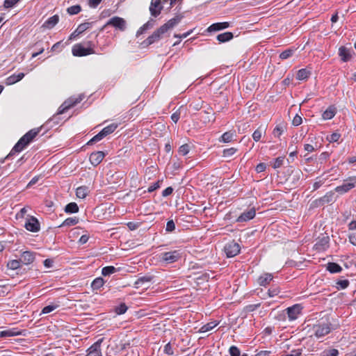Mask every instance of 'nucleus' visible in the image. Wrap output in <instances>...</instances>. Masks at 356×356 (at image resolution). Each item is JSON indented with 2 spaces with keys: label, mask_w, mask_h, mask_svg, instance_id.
Here are the masks:
<instances>
[{
  "label": "nucleus",
  "mask_w": 356,
  "mask_h": 356,
  "mask_svg": "<svg viewBox=\"0 0 356 356\" xmlns=\"http://www.w3.org/2000/svg\"><path fill=\"white\" fill-rule=\"evenodd\" d=\"M259 305L260 304L249 305L245 307V310L247 312H252L254 311L258 307H259Z\"/></svg>",
  "instance_id": "obj_63"
},
{
  "label": "nucleus",
  "mask_w": 356,
  "mask_h": 356,
  "mask_svg": "<svg viewBox=\"0 0 356 356\" xmlns=\"http://www.w3.org/2000/svg\"><path fill=\"white\" fill-rule=\"evenodd\" d=\"M284 131V127L282 125L277 126L273 130V135L275 137H280Z\"/></svg>",
  "instance_id": "obj_47"
},
{
  "label": "nucleus",
  "mask_w": 356,
  "mask_h": 356,
  "mask_svg": "<svg viewBox=\"0 0 356 356\" xmlns=\"http://www.w3.org/2000/svg\"><path fill=\"white\" fill-rule=\"evenodd\" d=\"M25 227L30 232H36L40 230V223L35 218L31 217L25 223Z\"/></svg>",
  "instance_id": "obj_14"
},
{
  "label": "nucleus",
  "mask_w": 356,
  "mask_h": 356,
  "mask_svg": "<svg viewBox=\"0 0 356 356\" xmlns=\"http://www.w3.org/2000/svg\"><path fill=\"white\" fill-rule=\"evenodd\" d=\"M323 205V202H322L321 197L318 198V199L315 200L314 201H313L311 203V207H312V208H316V207H321Z\"/></svg>",
  "instance_id": "obj_59"
},
{
  "label": "nucleus",
  "mask_w": 356,
  "mask_h": 356,
  "mask_svg": "<svg viewBox=\"0 0 356 356\" xmlns=\"http://www.w3.org/2000/svg\"><path fill=\"white\" fill-rule=\"evenodd\" d=\"M17 82H18V81L15 77V74H13L11 76H8L6 80V85H13Z\"/></svg>",
  "instance_id": "obj_54"
},
{
  "label": "nucleus",
  "mask_w": 356,
  "mask_h": 356,
  "mask_svg": "<svg viewBox=\"0 0 356 356\" xmlns=\"http://www.w3.org/2000/svg\"><path fill=\"white\" fill-rule=\"evenodd\" d=\"M229 26V22H218L214 23L208 27L207 31L209 32L217 31L227 29Z\"/></svg>",
  "instance_id": "obj_19"
},
{
  "label": "nucleus",
  "mask_w": 356,
  "mask_h": 356,
  "mask_svg": "<svg viewBox=\"0 0 356 356\" xmlns=\"http://www.w3.org/2000/svg\"><path fill=\"white\" fill-rule=\"evenodd\" d=\"M240 245L238 243L232 241L227 243L224 247V251L227 257H233L240 252Z\"/></svg>",
  "instance_id": "obj_4"
},
{
  "label": "nucleus",
  "mask_w": 356,
  "mask_h": 356,
  "mask_svg": "<svg viewBox=\"0 0 356 356\" xmlns=\"http://www.w3.org/2000/svg\"><path fill=\"white\" fill-rule=\"evenodd\" d=\"M92 54H94L92 49L85 48L81 44H76L72 48V54L74 56H84Z\"/></svg>",
  "instance_id": "obj_7"
},
{
  "label": "nucleus",
  "mask_w": 356,
  "mask_h": 356,
  "mask_svg": "<svg viewBox=\"0 0 356 356\" xmlns=\"http://www.w3.org/2000/svg\"><path fill=\"white\" fill-rule=\"evenodd\" d=\"M107 25H111L121 31H124L126 26V22L124 19L119 17H113L107 22Z\"/></svg>",
  "instance_id": "obj_11"
},
{
  "label": "nucleus",
  "mask_w": 356,
  "mask_h": 356,
  "mask_svg": "<svg viewBox=\"0 0 356 356\" xmlns=\"http://www.w3.org/2000/svg\"><path fill=\"white\" fill-rule=\"evenodd\" d=\"M310 72L306 69H301L297 73V79L298 80H305L309 77Z\"/></svg>",
  "instance_id": "obj_35"
},
{
  "label": "nucleus",
  "mask_w": 356,
  "mask_h": 356,
  "mask_svg": "<svg viewBox=\"0 0 356 356\" xmlns=\"http://www.w3.org/2000/svg\"><path fill=\"white\" fill-rule=\"evenodd\" d=\"M127 309L128 307H127V305L122 303L115 308V312L118 314H123L127 312Z\"/></svg>",
  "instance_id": "obj_50"
},
{
  "label": "nucleus",
  "mask_w": 356,
  "mask_h": 356,
  "mask_svg": "<svg viewBox=\"0 0 356 356\" xmlns=\"http://www.w3.org/2000/svg\"><path fill=\"white\" fill-rule=\"evenodd\" d=\"M19 333L18 332H15L13 330H4L0 332V337H13L17 336Z\"/></svg>",
  "instance_id": "obj_46"
},
{
  "label": "nucleus",
  "mask_w": 356,
  "mask_h": 356,
  "mask_svg": "<svg viewBox=\"0 0 356 356\" xmlns=\"http://www.w3.org/2000/svg\"><path fill=\"white\" fill-rule=\"evenodd\" d=\"M339 55L343 62L348 61L351 58L350 49L345 47H341L339 49Z\"/></svg>",
  "instance_id": "obj_20"
},
{
  "label": "nucleus",
  "mask_w": 356,
  "mask_h": 356,
  "mask_svg": "<svg viewBox=\"0 0 356 356\" xmlns=\"http://www.w3.org/2000/svg\"><path fill=\"white\" fill-rule=\"evenodd\" d=\"M58 307V305H50L48 306H46L43 308L42 313V314H49L54 310H55Z\"/></svg>",
  "instance_id": "obj_51"
},
{
  "label": "nucleus",
  "mask_w": 356,
  "mask_h": 356,
  "mask_svg": "<svg viewBox=\"0 0 356 356\" xmlns=\"http://www.w3.org/2000/svg\"><path fill=\"white\" fill-rule=\"evenodd\" d=\"M273 280V275L270 273H265L258 278V283L261 286H266Z\"/></svg>",
  "instance_id": "obj_23"
},
{
  "label": "nucleus",
  "mask_w": 356,
  "mask_h": 356,
  "mask_svg": "<svg viewBox=\"0 0 356 356\" xmlns=\"http://www.w3.org/2000/svg\"><path fill=\"white\" fill-rule=\"evenodd\" d=\"M19 0H5L4 6L6 8H12L14 6Z\"/></svg>",
  "instance_id": "obj_55"
},
{
  "label": "nucleus",
  "mask_w": 356,
  "mask_h": 356,
  "mask_svg": "<svg viewBox=\"0 0 356 356\" xmlns=\"http://www.w3.org/2000/svg\"><path fill=\"white\" fill-rule=\"evenodd\" d=\"M165 33L163 31H161V28L160 27L156 31H155L150 36H149L146 40L145 41L147 45L152 44L155 42L159 41L162 35Z\"/></svg>",
  "instance_id": "obj_13"
},
{
  "label": "nucleus",
  "mask_w": 356,
  "mask_h": 356,
  "mask_svg": "<svg viewBox=\"0 0 356 356\" xmlns=\"http://www.w3.org/2000/svg\"><path fill=\"white\" fill-rule=\"evenodd\" d=\"M236 152V149L234 147L225 149L223 150L222 156L224 157H231L232 155H234Z\"/></svg>",
  "instance_id": "obj_45"
},
{
  "label": "nucleus",
  "mask_w": 356,
  "mask_h": 356,
  "mask_svg": "<svg viewBox=\"0 0 356 356\" xmlns=\"http://www.w3.org/2000/svg\"><path fill=\"white\" fill-rule=\"evenodd\" d=\"M117 271H118L117 269L114 266H109L104 267L102 268V274L104 276H108V275H110L111 274L115 273Z\"/></svg>",
  "instance_id": "obj_34"
},
{
  "label": "nucleus",
  "mask_w": 356,
  "mask_h": 356,
  "mask_svg": "<svg viewBox=\"0 0 356 356\" xmlns=\"http://www.w3.org/2000/svg\"><path fill=\"white\" fill-rule=\"evenodd\" d=\"M266 127L264 125H261L253 133L252 138L254 141L258 142L262 135L266 133Z\"/></svg>",
  "instance_id": "obj_21"
},
{
  "label": "nucleus",
  "mask_w": 356,
  "mask_h": 356,
  "mask_svg": "<svg viewBox=\"0 0 356 356\" xmlns=\"http://www.w3.org/2000/svg\"><path fill=\"white\" fill-rule=\"evenodd\" d=\"M314 335L319 338L322 337L330 332V327L327 324H318L314 326Z\"/></svg>",
  "instance_id": "obj_8"
},
{
  "label": "nucleus",
  "mask_w": 356,
  "mask_h": 356,
  "mask_svg": "<svg viewBox=\"0 0 356 356\" xmlns=\"http://www.w3.org/2000/svg\"><path fill=\"white\" fill-rule=\"evenodd\" d=\"M89 193L88 188L86 186H80L76 188V195L77 197L83 199Z\"/></svg>",
  "instance_id": "obj_26"
},
{
  "label": "nucleus",
  "mask_w": 356,
  "mask_h": 356,
  "mask_svg": "<svg viewBox=\"0 0 356 356\" xmlns=\"http://www.w3.org/2000/svg\"><path fill=\"white\" fill-rule=\"evenodd\" d=\"M255 209L254 208L250 209L248 211L242 213L236 219L237 222H246L252 219L255 216Z\"/></svg>",
  "instance_id": "obj_17"
},
{
  "label": "nucleus",
  "mask_w": 356,
  "mask_h": 356,
  "mask_svg": "<svg viewBox=\"0 0 356 356\" xmlns=\"http://www.w3.org/2000/svg\"><path fill=\"white\" fill-rule=\"evenodd\" d=\"M234 136V133L232 131H227L224 133L221 136L220 141L223 143H229L232 141Z\"/></svg>",
  "instance_id": "obj_38"
},
{
  "label": "nucleus",
  "mask_w": 356,
  "mask_h": 356,
  "mask_svg": "<svg viewBox=\"0 0 356 356\" xmlns=\"http://www.w3.org/2000/svg\"><path fill=\"white\" fill-rule=\"evenodd\" d=\"M280 293V289L278 287H273L268 290V295L270 297H274Z\"/></svg>",
  "instance_id": "obj_58"
},
{
  "label": "nucleus",
  "mask_w": 356,
  "mask_h": 356,
  "mask_svg": "<svg viewBox=\"0 0 356 356\" xmlns=\"http://www.w3.org/2000/svg\"><path fill=\"white\" fill-rule=\"evenodd\" d=\"M117 124H111L107 127H104L100 132L106 137L108 134L113 133L117 128Z\"/></svg>",
  "instance_id": "obj_31"
},
{
  "label": "nucleus",
  "mask_w": 356,
  "mask_h": 356,
  "mask_svg": "<svg viewBox=\"0 0 356 356\" xmlns=\"http://www.w3.org/2000/svg\"><path fill=\"white\" fill-rule=\"evenodd\" d=\"M65 211L68 213H74L79 211V207L75 202H70L65 206Z\"/></svg>",
  "instance_id": "obj_29"
},
{
  "label": "nucleus",
  "mask_w": 356,
  "mask_h": 356,
  "mask_svg": "<svg viewBox=\"0 0 356 356\" xmlns=\"http://www.w3.org/2000/svg\"><path fill=\"white\" fill-rule=\"evenodd\" d=\"M230 356H248L247 354L241 355L240 350L235 346H232L229 349Z\"/></svg>",
  "instance_id": "obj_37"
},
{
  "label": "nucleus",
  "mask_w": 356,
  "mask_h": 356,
  "mask_svg": "<svg viewBox=\"0 0 356 356\" xmlns=\"http://www.w3.org/2000/svg\"><path fill=\"white\" fill-rule=\"evenodd\" d=\"M181 257V254L177 250L163 252L161 254V258L168 264H172L177 261Z\"/></svg>",
  "instance_id": "obj_6"
},
{
  "label": "nucleus",
  "mask_w": 356,
  "mask_h": 356,
  "mask_svg": "<svg viewBox=\"0 0 356 356\" xmlns=\"http://www.w3.org/2000/svg\"><path fill=\"white\" fill-rule=\"evenodd\" d=\"M151 280H152V278L150 277H143L138 279V280L136 282V284L138 285L137 287H139V286H142L143 284H145V282H150Z\"/></svg>",
  "instance_id": "obj_49"
},
{
  "label": "nucleus",
  "mask_w": 356,
  "mask_h": 356,
  "mask_svg": "<svg viewBox=\"0 0 356 356\" xmlns=\"http://www.w3.org/2000/svg\"><path fill=\"white\" fill-rule=\"evenodd\" d=\"M295 50L293 49H288L284 51H282L280 54V58L282 59V60H285L289 57H291L293 53H294Z\"/></svg>",
  "instance_id": "obj_39"
},
{
  "label": "nucleus",
  "mask_w": 356,
  "mask_h": 356,
  "mask_svg": "<svg viewBox=\"0 0 356 356\" xmlns=\"http://www.w3.org/2000/svg\"><path fill=\"white\" fill-rule=\"evenodd\" d=\"M327 270L331 273H337L341 272L342 268L336 263L330 262L327 264Z\"/></svg>",
  "instance_id": "obj_27"
},
{
  "label": "nucleus",
  "mask_w": 356,
  "mask_h": 356,
  "mask_svg": "<svg viewBox=\"0 0 356 356\" xmlns=\"http://www.w3.org/2000/svg\"><path fill=\"white\" fill-rule=\"evenodd\" d=\"M323 205L335 200L334 193L333 191L327 192L324 196L321 197Z\"/></svg>",
  "instance_id": "obj_28"
},
{
  "label": "nucleus",
  "mask_w": 356,
  "mask_h": 356,
  "mask_svg": "<svg viewBox=\"0 0 356 356\" xmlns=\"http://www.w3.org/2000/svg\"><path fill=\"white\" fill-rule=\"evenodd\" d=\"M79 219L76 217H70L65 219L59 227L72 226L77 224Z\"/></svg>",
  "instance_id": "obj_30"
},
{
  "label": "nucleus",
  "mask_w": 356,
  "mask_h": 356,
  "mask_svg": "<svg viewBox=\"0 0 356 356\" xmlns=\"http://www.w3.org/2000/svg\"><path fill=\"white\" fill-rule=\"evenodd\" d=\"M341 137V135L338 133H333L332 134L330 135V138H329V141L330 142H337L339 140V139Z\"/></svg>",
  "instance_id": "obj_60"
},
{
  "label": "nucleus",
  "mask_w": 356,
  "mask_h": 356,
  "mask_svg": "<svg viewBox=\"0 0 356 356\" xmlns=\"http://www.w3.org/2000/svg\"><path fill=\"white\" fill-rule=\"evenodd\" d=\"M190 151V146L188 144L182 145L179 148V154L182 156H186Z\"/></svg>",
  "instance_id": "obj_44"
},
{
  "label": "nucleus",
  "mask_w": 356,
  "mask_h": 356,
  "mask_svg": "<svg viewBox=\"0 0 356 356\" xmlns=\"http://www.w3.org/2000/svg\"><path fill=\"white\" fill-rule=\"evenodd\" d=\"M35 260V253L31 251H24L22 253L20 261L25 265L32 264Z\"/></svg>",
  "instance_id": "obj_16"
},
{
  "label": "nucleus",
  "mask_w": 356,
  "mask_h": 356,
  "mask_svg": "<svg viewBox=\"0 0 356 356\" xmlns=\"http://www.w3.org/2000/svg\"><path fill=\"white\" fill-rule=\"evenodd\" d=\"M83 99V95H79L77 97H71L65 100L58 108L56 113L57 115H61L64 113L71 107L74 106L76 104L79 103Z\"/></svg>",
  "instance_id": "obj_2"
},
{
  "label": "nucleus",
  "mask_w": 356,
  "mask_h": 356,
  "mask_svg": "<svg viewBox=\"0 0 356 356\" xmlns=\"http://www.w3.org/2000/svg\"><path fill=\"white\" fill-rule=\"evenodd\" d=\"M349 281L347 280H339L337 282L338 289H344L348 286Z\"/></svg>",
  "instance_id": "obj_48"
},
{
  "label": "nucleus",
  "mask_w": 356,
  "mask_h": 356,
  "mask_svg": "<svg viewBox=\"0 0 356 356\" xmlns=\"http://www.w3.org/2000/svg\"><path fill=\"white\" fill-rule=\"evenodd\" d=\"M182 18V15H176L175 17L169 19L165 24L161 26V31L166 33L169 29H171L177 25Z\"/></svg>",
  "instance_id": "obj_9"
},
{
  "label": "nucleus",
  "mask_w": 356,
  "mask_h": 356,
  "mask_svg": "<svg viewBox=\"0 0 356 356\" xmlns=\"http://www.w3.org/2000/svg\"><path fill=\"white\" fill-rule=\"evenodd\" d=\"M175 229V224L172 220H168L166 224V232H171Z\"/></svg>",
  "instance_id": "obj_53"
},
{
  "label": "nucleus",
  "mask_w": 356,
  "mask_h": 356,
  "mask_svg": "<svg viewBox=\"0 0 356 356\" xmlns=\"http://www.w3.org/2000/svg\"><path fill=\"white\" fill-rule=\"evenodd\" d=\"M81 10V8L79 5L70 6L67 8V11L70 15L78 14Z\"/></svg>",
  "instance_id": "obj_43"
},
{
  "label": "nucleus",
  "mask_w": 356,
  "mask_h": 356,
  "mask_svg": "<svg viewBox=\"0 0 356 356\" xmlns=\"http://www.w3.org/2000/svg\"><path fill=\"white\" fill-rule=\"evenodd\" d=\"M20 262H21L20 259L19 260H15V259L12 260L8 263L7 266L10 269L16 270L20 267Z\"/></svg>",
  "instance_id": "obj_42"
},
{
  "label": "nucleus",
  "mask_w": 356,
  "mask_h": 356,
  "mask_svg": "<svg viewBox=\"0 0 356 356\" xmlns=\"http://www.w3.org/2000/svg\"><path fill=\"white\" fill-rule=\"evenodd\" d=\"M217 325H218V323H216L215 322L208 323L206 325H204L200 328V332H207L210 331L212 329H213Z\"/></svg>",
  "instance_id": "obj_36"
},
{
  "label": "nucleus",
  "mask_w": 356,
  "mask_h": 356,
  "mask_svg": "<svg viewBox=\"0 0 356 356\" xmlns=\"http://www.w3.org/2000/svg\"><path fill=\"white\" fill-rule=\"evenodd\" d=\"M40 131V129L39 128L33 129L28 131L26 134H24L15 144V145L13 147L8 156L15 152H19L22 150H23L24 148L26 145H28L33 140V139L38 134Z\"/></svg>",
  "instance_id": "obj_1"
},
{
  "label": "nucleus",
  "mask_w": 356,
  "mask_h": 356,
  "mask_svg": "<svg viewBox=\"0 0 356 356\" xmlns=\"http://www.w3.org/2000/svg\"><path fill=\"white\" fill-rule=\"evenodd\" d=\"M302 118L300 115H296L293 119L292 124L294 126H298L302 123Z\"/></svg>",
  "instance_id": "obj_62"
},
{
  "label": "nucleus",
  "mask_w": 356,
  "mask_h": 356,
  "mask_svg": "<svg viewBox=\"0 0 356 356\" xmlns=\"http://www.w3.org/2000/svg\"><path fill=\"white\" fill-rule=\"evenodd\" d=\"M356 187V177H350L343 181V184L337 186L334 191L339 193L340 195L348 192L352 188Z\"/></svg>",
  "instance_id": "obj_3"
},
{
  "label": "nucleus",
  "mask_w": 356,
  "mask_h": 356,
  "mask_svg": "<svg viewBox=\"0 0 356 356\" xmlns=\"http://www.w3.org/2000/svg\"><path fill=\"white\" fill-rule=\"evenodd\" d=\"M329 236H323L321 238H318L314 247L316 250L318 251L325 250L329 245Z\"/></svg>",
  "instance_id": "obj_12"
},
{
  "label": "nucleus",
  "mask_w": 356,
  "mask_h": 356,
  "mask_svg": "<svg viewBox=\"0 0 356 356\" xmlns=\"http://www.w3.org/2000/svg\"><path fill=\"white\" fill-rule=\"evenodd\" d=\"M233 38V33L231 32H225L218 35L217 40L220 42H225Z\"/></svg>",
  "instance_id": "obj_25"
},
{
  "label": "nucleus",
  "mask_w": 356,
  "mask_h": 356,
  "mask_svg": "<svg viewBox=\"0 0 356 356\" xmlns=\"http://www.w3.org/2000/svg\"><path fill=\"white\" fill-rule=\"evenodd\" d=\"M336 114V108L331 106H329L323 113L322 118L323 120H330L334 118Z\"/></svg>",
  "instance_id": "obj_24"
},
{
  "label": "nucleus",
  "mask_w": 356,
  "mask_h": 356,
  "mask_svg": "<svg viewBox=\"0 0 356 356\" xmlns=\"http://www.w3.org/2000/svg\"><path fill=\"white\" fill-rule=\"evenodd\" d=\"M91 26H92L91 22L82 23V24H79V26L77 27V29H76V33H77V34H81L83 32H84L85 31H86L87 29H90L91 27Z\"/></svg>",
  "instance_id": "obj_33"
},
{
  "label": "nucleus",
  "mask_w": 356,
  "mask_h": 356,
  "mask_svg": "<svg viewBox=\"0 0 356 356\" xmlns=\"http://www.w3.org/2000/svg\"><path fill=\"white\" fill-rule=\"evenodd\" d=\"M105 136L101 133H98L97 135H95L92 138H91L88 143L87 145H91L98 141H100L102 139H103Z\"/></svg>",
  "instance_id": "obj_40"
},
{
  "label": "nucleus",
  "mask_w": 356,
  "mask_h": 356,
  "mask_svg": "<svg viewBox=\"0 0 356 356\" xmlns=\"http://www.w3.org/2000/svg\"><path fill=\"white\" fill-rule=\"evenodd\" d=\"M163 351H164V353L165 354L169 355H172L174 353L173 350H172V346H171V344L170 343H167L164 346Z\"/></svg>",
  "instance_id": "obj_57"
},
{
  "label": "nucleus",
  "mask_w": 356,
  "mask_h": 356,
  "mask_svg": "<svg viewBox=\"0 0 356 356\" xmlns=\"http://www.w3.org/2000/svg\"><path fill=\"white\" fill-rule=\"evenodd\" d=\"M105 156V153L102 151L93 152L90 156V161L94 166L98 165Z\"/></svg>",
  "instance_id": "obj_15"
},
{
  "label": "nucleus",
  "mask_w": 356,
  "mask_h": 356,
  "mask_svg": "<svg viewBox=\"0 0 356 356\" xmlns=\"http://www.w3.org/2000/svg\"><path fill=\"white\" fill-rule=\"evenodd\" d=\"M105 136L101 133H98L97 135H95L92 138H91L88 143L87 145H91L98 141H100L102 139H103Z\"/></svg>",
  "instance_id": "obj_41"
},
{
  "label": "nucleus",
  "mask_w": 356,
  "mask_h": 356,
  "mask_svg": "<svg viewBox=\"0 0 356 356\" xmlns=\"http://www.w3.org/2000/svg\"><path fill=\"white\" fill-rule=\"evenodd\" d=\"M302 309V307L300 304H296L291 307H288L286 310L288 314L289 320L291 321L296 320L299 315L301 314Z\"/></svg>",
  "instance_id": "obj_5"
},
{
  "label": "nucleus",
  "mask_w": 356,
  "mask_h": 356,
  "mask_svg": "<svg viewBox=\"0 0 356 356\" xmlns=\"http://www.w3.org/2000/svg\"><path fill=\"white\" fill-rule=\"evenodd\" d=\"M103 341V339H99L88 350L86 356H102L100 346Z\"/></svg>",
  "instance_id": "obj_10"
},
{
  "label": "nucleus",
  "mask_w": 356,
  "mask_h": 356,
  "mask_svg": "<svg viewBox=\"0 0 356 356\" xmlns=\"http://www.w3.org/2000/svg\"><path fill=\"white\" fill-rule=\"evenodd\" d=\"M325 181L324 179L317 178L313 184V190L316 191L319 188L325 183Z\"/></svg>",
  "instance_id": "obj_52"
},
{
  "label": "nucleus",
  "mask_w": 356,
  "mask_h": 356,
  "mask_svg": "<svg viewBox=\"0 0 356 356\" xmlns=\"http://www.w3.org/2000/svg\"><path fill=\"white\" fill-rule=\"evenodd\" d=\"M59 21V17L55 15L49 17L43 24V26L47 29H52Z\"/></svg>",
  "instance_id": "obj_22"
},
{
  "label": "nucleus",
  "mask_w": 356,
  "mask_h": 356,
  "mask_svg": "<svg viewBox=\"0 0 356 356\" xmlns=\"http://www.w3.org/2000/svg\"><path fill=\"white\" fill-rule=\"evenodd\" d=\"M283 161H284V159L283 158H282V157L277 158L275 159V162H274L273 168L275 169H276V168H278L281 167V165L283 163Z\"/></svg>",
  "instance_id": "obj_61"
},
{
  "label": "nucleus",
  "mask_w": 356,
  "mask_h": 356,
  "mask_svg": "<svg viewBox=\"0 0 356 356\" xmlns=\"http://www.w3.org/2000/svg\"><path fill=\"white\" fill-rule=\"evenodd\" d=\"M161 0H152L149 6V11L151 15L156 17L161 13V7L160 6Z\"/></svg>",
  "instance_id": "obj_18"
},
{
  "label": "nucleus",
  "mask_w": 356,
  "mask_h": 356,
  "mask_svg": "<svg viewBox=\"0 0 356 356\" xmlns=\"http://www.w3.org/2000/svg\"><path fill=\"white\" fill-rule=\"evenodd\" d=\"M349 241L353 245L356 246V232L349 235Z\"/></svg>",
  "instance_id": "obj_64"
},
{
  "label": "nucleus",
  "mask_w": 356,
  "mask_h": 356,
  "mask_svg": "<svg viewBox=\"0 0 356 356\" xmlns=\"http://www.w3.org/2000/svg\"><path fill=\"white\" fill-rule=\"evenodd\" d=\"M104 281L103 278L97 277L92 281V282L91 284V287L94 290H97V289H99L104 285Z\"/></svg>",
  "instance_id": "obj_32"
},
{
  "label": "nucleus",
  "mask_w": 356,
  "mask_h": 356,
  "mask_svg": "<svg viewBox=\"0 0 356 356\" xmlns=\"http://www.w3.org/2000/svg\"><path fill=\"white\" fill-rule=\"evenodd\" d=\"M338 355V350L334 348L324 352V356H337Z\"/></svg>",
  "instance_id": "obj_56"
}]
</instances>
